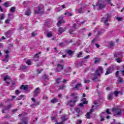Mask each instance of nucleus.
<instances>
[{
	"label": "nucleus",
	"instance_id": "1",
	"mask_svg": "<svg viewBox=\"0 0 124 124\" xmlns=\"http://www.w3.org/2000/svg\"><path fill=\"white\" fill-rule=\"evenodd\" d=\"M71 96L73 97V100H71L66 103V105H69L70 107H74L77 102V98L78 96H75V93H73L71 94Z\"/></svg>",
	"mask_w": 124,
	"mask_h": 124
},
{
	"label": "nucleus",
	"instance_id": "2",
	"mask_svg": "<svg viewBox=\"0 0 124 124\" xmlns=\"http://www.w3.org/2000/svg\"><path fill=\"white\" fill-rule=\"evenodd\" d=\"M112 111L114 113V116H118V117H122V109L119 108H113L112 109Z\"/></svg>",
	"mask_w": 124,
	"mask_h": 124
},
{
	"label": "nucleus",
	"instance_id": "3",
	"mask_svg": "<svg viewBox=\"0 0 124 124\" xmlns=\"http://www.w3.org/2000/svg\"><path fill=\"white\" fill-rule=\"evenodd\" d=\"M122 57H123V54H122L121 52H117L114 54V57L117 58L116 59V61L117 62H118V63L122 62V59L121 58Z\"/></svg>",
	"mask_w": 124,
	"mask_h": 124
},
{
	"label": "nucleus",
	"instance_id": "4",
	"mask_svg": "<svg viewBox=\"0 0 124 124\" xmlns=\"http://www.w3.org/2000/svg\"><path fill=\"white\" fill-rule=\"evenodd\" d=\"M106 17H102L101 19V22H103L106 26H109L108 23V19L111 17V15L108 14H106Z\"/></svg>",
	"mask_w": 124,
	"mask_h": 124
},
{
	"label": "nucleus",
	"instance_id": "5",
	"mask_svg": "<svg viewBox=\"0 0 124 124\" xmlns=\"http://www.w3.org/2000/svg\"><path fill=\"white\" fill-rule=\"evenodd\" d=\"M31 99L34 103L31 105V107H34L35 106H38V105H40V102L39 101L36 100L34 98H31Z\"/></svg>",
	"mask_w": 124,
	"mask_h": 124
},
{
	"label": "nucleus",
	"instance_id": "6",
	"mask_svg": "<svg viewBox=\"0 0 124 124\" xmlns=\"http://www.w3.org/2000/svg\"><path fill=\"white\" fill-rule=\"evenodd\" d=\"M1 77L4 78V81H5L7 84H10L11 79H10V78H9L8 76L7 75L4 77V75H1Z\"/></svg>",
	"mask_w": 124,
	"mask_h": 124
},
{
	"label": "nucleus",
	"instance_id": "7",
	"mask_svg": "<svg viewBox=\"0 0 124 124\" xmlns=\"http://www.w3.org/2000/svg\"><path fill=\"white\" fill-rule=\"evenodd\" d=\"M94 9H95V7L98 6L99 9H103V8H105V5L103 3H97L95 5H93Z\"/></svg>",
	"mask_w": 124,
	"mask_h": 124
},
{
	"label": "nucleus",
	"instance_id": "8",
	"mask_svg": "<svg viewBox=\"0 0 124 124\" xmlns=\"http://www.w3.org/2000/svg\"><path fill=\"white\" fill-rule=\"evenodd\" d=\"M96 74H97L98 76H100L101 74H103V68L101 66L99 67L98 69L96 71Z\"/></svg>",
	"mask_w": 124,
	"mask_h": 124
},
{
	"label": "nucleus",
	"instance_id": "9",
	"mask_svg": "<svg viewBox=\"0 0 124 124\" xmlns=\"http://www.w3.org/2000/svg\"><path fill=\"white\" fill-rule=\"evenodd\" d=\"M44 10L43 9V8H40V7H38V8L35 10V14H42V13H44Z\"/></svg>",
	"mask_w": 124,
	"mask_h": 124
},
{
	"label": "nucleus",
	"instance_id": "10",
	"mask_svg": "<svg viewBox=\"0 0 124 124\" xmlns=\"http://www.w3.org/2000/svg\"><path fill=\"white\" fill-rule=\"evenodd\" d=\"M63 16H61L58 18V22L57 23V26H61V24L65 23V21H63Z\"/></svg>",
	"mask_w": 124,
	"mask_h": 124
},
{
	"label": "nucleus",
	"instance_id": "11",
	"mask_svg": "<svg viewBox=\"0 0 124 124\" xmlns=\"http://www.w3.org/2000/svg\"><path fill=\"white\" fill-rule=\"evenodd\" d=\"M31 8L29 7L27 8V10L25 11V14L26 16H30L31 14Z\"/></svg>",
	"mask_w": 124,
	"mask_h": 124
},
{
	"label": "nucleus",
	"instance_id": "12",
	"mask_svg": "<svg viewBox=\"0 0 124 124\" xmlns=\"http://www.w3.org/2000/svg\"><path fill=\"white\" fill-rule=\"evenodd\" d=\"M39 93H40V89L39 87H38L36 88L34 91V96H38Z\"/></svg>",
	"mask_w": 124,
	"mask_h": 124
},
{
	"label": "nucleus",
	"instance_id": "13",
	"mask_svg": "<svg viewBox=\"0 0 124 124\" xmlns=\"http://www.w3.org/2000/svg\"><path fill=\"white\" fill-rule=\"evenodd\" d=\"M63 69V65L58 64L57 65V68L56 69V72H60L61 70H62Z\"/></svg>",
	"mask_w": 124,
	"mask_h": 124
},
{
	"label": "nucleus",
	"instance_id": "14",
	"mask_svg": "<svg viewBox=\"0 0 124 124\" xmlns=\"http://www.w3.org/2000/svg\"><path fill=\"white\" fill-rule=\"evenodd\" d=\"M41 54V52H39L35 55L34 56V62H37L38 61V60H39V56L38 55Z\"/></svg>",
	"mask_w": 124,
	"mask_h": 124
},
{
	"label": "nucleus",
	"instance_id": "15",
	"mask_svg": "<svg viewBox=\"0 0 124 124\" xmlns=\"http://www.w3.org/2000/svg\"><path fill=\"white\" fill-rule=\"evenodd\" d=\"M4 5L5 7H9V6L12 5V2L11 1H7L4 3Z\"/></svg>",
	"mask_w": 124,
	"mask_h": 124
},
{
	"label": "nucleus",
	"instance_id": "16",
	"mask_svg": "<svg viewBox=\"0 0 124 124\" xmlns=\"http://www.w3.org/2000/svg\"><path fill=\"white\" fill-rule=\"evenodd\" d=\"M68 119V118L65 115H62L61 117V120H62V122L63 123L64 122H66V121H67Z\"/></svg>",
	"mask_w": 124,
	"mask_h": 124
},
{
	"label": "nucleus",
	"instance_id": "17",
	"mask_svg": "<svg viewBox=\"0 0 124 124\" xmlns=\"http://www.w3.org/2000/svg\"><path fill=\"white\" fill-rule=\"evenodd\" d=\"M106 116V112H102L101 115V119L100 120L101 122H103L104 121V117Z\"/></svg>",
	"mask_w": 124,
	"mask_h": 124
},
{
	"label": "nucleus",
	"instance_id": "18",
	"mask_svg": "<svg viewBox=\"0 0 124 124\" xmlns=\"http://www.w3.org/2000/svg\"><path fill=\"white\" fill-rule=\"evenodd\" d=\"M111 70H112V68L109 67L107 69V70L105 73V75H108L111 73Z\"/></svg>",
	"mask_w": 124,
	"mask_h": 124
},
{
	"label": "nucleus",
	"instance_id": "19",
	"mask_svg": "<svg viewBox=\"0 0 124 124\" xmlns=\"http://www.w3.org/2000/svg\"><path fill=\"white\" fill-rule=\"evenodd\" d=\"M93 109H91L90 110V112L87 113V114H86L87 119H89L91 118V115H92V113H93Z\"/></svg>",
	"mask_w": 124,
	"mask_h": 124
},
{
	"label": "nucleus",
	"instance_id": "20",
	"mask_svg": "<svg viewBox=\"0 0 124 124\" xmlns=\"http://www.w3.org/2000/svg\"><path fill=\"white\" fill-rule=\"evenodd\" d=\"M91 78L92 80H95V79L97 78V76H96V74H92Z\"/></svg>",
	"mask_w": 124,
	"mask_h": 124
},
{
	"label": "nucleus",
	"instance_id": "21",
	"mask_svg": "<svg viewBox=\"0 0 124 124\" xmlns=\"http://www.w3.org/2000/svg\"><path fill=\"white\" fill-rule=\"evenodd\" d=\"M9 61V55L7 54L5 56V58L4 59H3L2 60L3 62H8Z\"/></svg>",
	"mask_w": 124,
	"mask_h": 124
},
{
	"label": "nucleus",
	"instance_id": "22",
	"mask_svg": "<svg viewBox=\"0 0 124 124\" xmlns=\"http://www.w3.org/2000/svg\"><path fill=\"white\" fill-rule=\"evenodd\" d=\"M109 47H113L115 46V42L111 41L108 42Z\"/></svg>",
	"mask_w": 124,
	"mask_h": 124
},
{
	"label": "nucleus",
	"instance_id": "23",
	"mask_svg": "<svg viewBox=\"0 0 124 124\" xmlns=\"http://www.w3.org/2000/svg\"><path fill=\"white\" fill-rule=\"evenodd\" d=\"M82 87V84L81 83H78L76 86H75V89L76 90H80V88Z\"/></svg>",
	"mask_w": 124,
	"mask_h": 124
},
{
	"label": "nucleus",
	"instance_id": "24",
	"mask_svg": "<svg viewBox=\"0 0 124 124\" xmlns=\"http://www.w3.org/2000/svg\"><path fill=\"white\" fill-rule=\"evenodd\" d=\"M21 90H24V91H27L28 90V86L27 85H23L20 87Z\"/></svg>",
	"mask_w": 124,
	"mask_h": 124
},
{
	"label": "nucleus",
	"instance_id": "25",
	"mask_svg": "<svg viewBox=\"0 0 124 124\" xmlns=\"http://www.w3.org/2000/svg\"><path fill=\"white\" fill-rule=\"evenodd\" d=\"M64 31H65V29H63L62 28H60L59 29V33H58V34H62V32Z\"/></svg>",
	"mask_w": 124,
	"mask_h": 124
},
{
	"label": "nucleus",
	"instance_id": "26",
	"mask_svg": "<svg viewBox=\"0 0 124 124\" xmlns=\"http://www.w3.org/2000/svg\"><path fill=\"white\" fill-rule=\"evenodd\" d=\"M76 11H78V13H84V10H83V8L80 7L79 9H76Z\"/></svg>",
	"mask_w": 124,
	"mask_h": 124
},
{
	"label": "nucleus",
	"instance_id": "27",
	"mask_svg": "<svg viewBox=\"0 0 124 124\" xmlns=\"http://www.w3.org/2000/svg\"><path fill=\"white\" fill-rule=\"evenodd\" d=\"M22 122H23V123H19L18 124H28V118H24L22 120Z\"/></svg>",
	"mask_w": 124,
	"mask_h": 124
},
{
	"label": "nucleus",
	"instance_id": "28",
	"mask_svg": "<svg viewBox=\"0 0 124 124\" xmlns=\"http://www.w3.org/2000/svg\"><path fill=\"white\" fill-rule=\"evenodd\" d=\"M99 40V39L97 38H95L92 41V44H94V43H96Z\"/></svg>",
	"mask_w": 124,
	"mask_h": 124
},
{
	"label": "nucleus",
	"instance_id": "29",
	"mask_svg": "<svg viewBox=\"0 0 124 124\" xmlns=\"http://www.w3.org/2000/svg\"><path fill=\"white\" fill-rule=\"evenodd\" d=\"M75 110L77 113L78 114H77L78 117H80V115H79V113H80V108H75Z\"/></svg>",
	"mask_w": 124,
	"mask_h": 124
},
{
	"label": "nucleus",
	"instance_id": "30",
	"mask_svg": "<svg viewBox=\"0 0 124 124\" xmlns=\"http://www.w3.org/2000/svg\"><path fill=\"white\" fill-rule=\"evenodd\" d=\"M113 95H114L113 93H110L108 94V100H112Z\"/></svg>",
	"mask_w": 124,
	"mask_h": 124
},
{
	"label": "nucleus",
	"instance_id": "31",
	"mask_svg": "<svg viewBox=\"0 0 124 124\" xmlns=\"http://www.w3.org/2000/svg\"><path fill=\"white\" fill-rule=\"evenodd\" d=\"M50 102H51V103H56V102H58V98H54L53 99H52V100H51Z\"/></svg>",
	"mask_w": 124,
	"mask_h": 124
},
{
	"label": "nucleus",
	"instance_id": "32",
	"mask_svg": "<svg viewBox=\"0 0 124 124\" xmlns=\"http://www.w3.org/2000/svg\"><path fill=\"white\" fill-rule=\"evenodd\" d=\"M82 102H83V104H87L88 102L87 101V99L86 98H84L81 100Z\"/></svg>",
	"mask_w": 124,
	"mask_h": 124
},
{
	"label": "nucleus",
	"instance_id": "33",
	"mask_svg": "<svg viewBox=\"0 0 124 124\" xmlns=\"http://www.w3.org/2000/svg\"><path fill=\"white\" fill-rule=\"evenodd\" d=\"M65 15H67V16L68 17H69L70 16H73V14H72V13H69L68 12H66L65 14H64Z\"/></svg>",
	"mask_w": 124,
	"mask_h": 124
},
{
	"label": "nucleus",
	"instance_id": "34",
	"mask_svg": "<svg viewBox=\"0 0 124 124\" xmlns=\"http://www.w3.org/2000/svg\"><path fill=\"white\" fill-rule=\"evenodd\" d=\"M10 11L11 12H15V11H16V7H12L10 8Z\"/></svg>",
	"mask_w": 124,
	"mask_h": 124
},
{
	"label": "nucleus",
	"instance_id": "35",
	"mask_svg": "<svg viewBox=\"0 0 124 124\" xmlns=\"http://www.w3.org/2000/svg\"><path fill=\"white\" fill-rule=\"evenodd\" d=\"M18 110V108L14 109L11 110V114L14 115L16 112H17Z\"/></svg>",
	"mask_w": 124,
	"mask_h": 124
},
{
	"label": "nucleus",
	"instance_id": "36",
	"mask_svg": "<svg viewBox=\"0 0 124 124\" xmlns=\"http://www.w3.org/2000/svg\"><path fill=\"white\" fill-rule=\"evenodd\" d=\"M94 63H97V62H100V59L98 58H94Z\"/></svg>",
	"mask_w": 124,
	"mask_h": 124
},
{
	"label": "nucleus",
	"instance_id": "37",
	"mask_svg": "<svg viewBox=\"0 0 124 124\" xmlns=\"http://www.w3.org/2000/svg\"><path fill=\"white\" fill-rule=\"evenodd\" d=\"M11 107H12V105L10 104L8 105L7 107H5L4 108H5V110H9V109H10Z\"/></svg>",
	"mask_w": 124,
	"mask_h": 124
},
{
	"label": "nucleus",
	"instance_id": "38",
	"mask_svg": "<svg viewBox=\"0 0 124 124\" xmlns=\"http://www.w3.org/2000/svg\"><path fill=\"white\" fill-rule=\"evenodd\" d=\"M5 18V15L4 14L0 15V19L3 20Z\"/></svg>",
	"mask_w": 124,
	"mask_h": 124
},
{
	"label": "nucleus",
	"instance_id": "39",
	"mask_svg": "<svg viewBox=\"0 0 124 124\" xmlns=\"http://www.w3.org/2000/svg\"><path fill=\"white\" fill-rule=\"evenodd\" d=\"M20 69H21L22 70H26L27 69V66L24 65H22L20 67Z\"/></svg>",
	"mask_w": 124,
	"mask_h": 124
},
{
	"label": "nucleus",
	"instance_id": "40",
	"mask_svg": "<svg viewBox=\"0 0 124 124\" xmlns=\"http://www.w3.org/2000/svg\"><path fill=\"white\" fill-rule=\"evenodd\" d=\"M95 32H97V36H98V35H100L101 34V33H102V31H94Z\"/></svg>",
	"mask_w": 124,
	"mask_h": 124
},
{
	"label": "nucleus",
	"instance_id": "41",
	"mask_svg": "<svg viewBox=\"0 0 124 124\" xmlns=\"http://www.w3.org/2000/svg\"><path fill=\"white\" fill-rule=\"evenodd\" d=\"M84 63H86V62H85L84 60H82V61L79 62V65H80V66H82V65H83Z\"/></svg>",
	"mask_w": 124,
	"mask_h": 124
},
{
	"label": "nucleus",
	"instance_id": "42",
	"mask_svg": "<svg viewBox=\"0 0 124 124\" xmlns=\"http://www.w3.org/2000/svg\"><path fill=\"white\" fill-rule=\"evenodd\" d=\"M56 12H60V11H62V9L61 7L57 8L55 9Z\"/></svg>",
	"mask_w": 124,
	"mask_h": 124
},
{
	"label": "nucleus",
	"instance_id": "43",
	"mask_svg": "<svg viewBox=\"0 0 124 124\" xmlns=\"http://www.w3.org/2000/svg\"><path fill=\"white\" fill-rule=\"evenodd\" d=\"M79 28V26H77V24L75 23L73 25V29H74L75 30H77Z\"/></svg>",
	"mask_w": 124,
	"mask_h": 124
},
{
	"label": "nucleus",
	"instance_id": "44",
	"mask_svg": "<svg viewBox=\"0 0 124 124\" xmlns=\"http://www.w3.org/2000/svg\"><path fill=\"white\" fill-rule=\"evenodd\" d=\"M37 35V33H36V31H33L31 33V36L32 37L35 36V35Z\"/></svg>",
	"mask_w": 124,
	"mask_h": 124
},
{
	"label": "nucleus",
	"instance_id": "45",
	"mask_svg": "<svg viewBox=\"0 0 124 124\" xmlns=\"http://www.w3.org/2000/svg\"><path fill=\"white\" fill-rule=\"evenodd\" d=\"M26 63L28 65H31V59L27 60V61L26 62Z\"/></svg>",
	"mask_w": 124,
	"mask_h": 124
},
{
	"label": "nucleus",
	"instance_id": "46",
	"mask_svg": "<svg viewBox=\"0 0 124 124\" xmlns=\"http://www.w3.org/2000/svg\"><path fill=\"white\" fill-rule=\"evenodd\" d=\"M10 22V18H7L5 21V24H9Z\"/></svg>",
	"mask_w": 124,
	"mask_h": 124
},
{
	"label": "nucleus",
	"instance_id": "47",
	"mask_svg": "<svg viewBox=\"0 0 124 124\" xmlns=\"http://www.w3.org/2000/svg\"><path fill=\"white\" fill-rule=\"evenodd\" d=\"M65 89V85L63 84L62 86L60 87V90H64Z\"/></svg>",
	"mask_w": 124,
	"mask_h": 124
},
{
	"label": "nucleus",
	"instance_id": "48",
	"mask_svg": "<svg viewBox=\"0 0 124 124\" xmlns=\"http://www.w3.org/2000/svg\"><path fill=\"white\" fill-rule=\"evenodd\" d=\"M23 4L24 6L28 5L29 4V1H24L23 2Z\"/></svg>",
	"mask_w": 124,
	"mask_h": 124
},
{
	"label": "nucleus",
	"instance_id": "49",
	"mask_svg": "<svg viewBox=\"0 0 124 124\" xmlns=\"http://www.w3.org/2000/svg\"><path fill=\"white\" fill-rule=\"evenodd\" d=\"M12 89H14L15 87H16V84H15V82H12V85L11 86Z\"/></svg>",
	"mask_w": 124,
	"mask_h": 124
},
{
	"label": "nucleus",
	"instance_id": "50",
	"mask_svg": "<svg viewBox=\"0 0 124 124\" xmlns=\"http://www.w3.org/2000/svg\"><path fill=\"white\" fill-rule=\"evenodd\" d=\"M120 72L122 73V75L124 76V65L123 66L122 70H120Z\"/></svg>",
	"mask_w": 124,
	"mask_h": 124
},
{
	"label": "nucleus",
	"instance_id": "51",
	"mask_svg": "<svg viewBox=\"0 0 124 124\" xmlns=\"http://www.w3.org/2000/svg\"><path fill=\"white\" fill-rule=\"evenodd\" d=\"M43 78L45 79H48V75H46V74H44L43 76Z\"/></svg>",
	"mask_w": 124,
	"mask_h": 124
},
{
	"label": "nucleus",
	"instance_id": "52",
	"mask_svg": "<svg viewBox=\"0 0 124 124\" xmlns=\"http://www.w3.org/2000/svg\"><path fill=\"white\" fill-rule=\"evenodd\" d=\"M67 54H68L70 56H71V55H72V51H71V50H69L68 51H67Z\"/></svg>",
	"mask_w": 124,
	"mask_h": 124
},
{
	"label": "nucleus",
	"instance_id": "53",
	"mask_svg": "<svg viewBox=\"0 0 124 124\" xmlns=\"http://www.w3.org/2000/svg\"><path fill=\"white\" fill-rule=\"evenodd\" d=\"M61 80H62V78H57V79H56V83H57V84H60V83H61V81H61Z\"/></svg>",
	"mask_w": 124,
	"mask_h": 124
},
{
	"label": "nucleus",
	"instance_id": "54",
	"mask_svg": "<svg viewBox=\"0 0 124 124\" xmlns=\"http://www.w3.org/2000/svg\"><path fill=\"white\" fill-rule=\"evenodd\" d=\"M52 36V32H49L47 33V37H51Z\"/></svg>",
	"mask_w": 124,
	"mask_h": 124
},
{
	"label": "nucleus",
	"instance_id": "55",
	"mask_svg": "<svg viewBox=\"0 0 124 124\" xmlns=\"http://www.w3.org/2000/svg\"><path fill=\"white\" fill-rule=\"evenodd\" d=\"M120 92L119 91H115L113 93L115 95V96H118V94H119Z\"/></svg>",
	"mask_w": 124,
	"mask_h": 124
},
{
	"label": "nucleus",
	"instance_id": "56",
	"mask_svg": "<svg viewBox=\"0 0 124 124\" xmlns=\"http://www.w3.org/2000/svg\"><path fill=\"white\" fill-rule=\"evenodd\" d=\"M19 93H21V92H20V90H17L16 91V95H17L18 94H19Z\"/></svg>",
	"mask_w": 124,
	"mask_h": 124
},
{
	"label": "nucleus",
	"instance_id": "57",
	"mask_svg": "<svg viewBox=\"0 0 124 124\" xmlns=\"http://www.w3.org/2000/svg\"><path fill=\"white\" fill-rule=\"evenodd\" d=\"M118 81L119 83H123V78H119Z\"/></svg>",
	"mask_w": 124,
	"mask_h": 124
},
{
	"label": "nucleus",
	"instance_id": "58",
	"mask_svg": "<svg viewBox=\"0 0 124 124\" xmlns=\"http://www.w3.org/2000/svg\"><path fill=\"white\" fill-rule=\"evenodd\" d=\"M84 83L85 84H87V83H90V80H87V79H84Z\"/></svg>",
	"mask_w": 124,
	"mask_h": 124
},
{
	"label": "nucleus",
	"instance_id": "59",
	"mask_svg": "<svg viewBox=\"0 0 124 124\" xmlns=\"http://www.w3.org/2000/svg\"><path fill=\"white\" fill-rule=\"evenodd\" d=\"M82 124V120H78L77 121V124Z\"/></svg>",
	"mask_w": 124,
	"mask_h": 124
},
{
	"label": "nucleus",
	"instance_id": "60",
	"mask_svg": "<svg viewBox=\"0 0 124 124\" xmlns=\"http://www.w3.org/2000/svg\"><path fill=\"white\" fill-rule=\"evenodd\" d=\"M82 54H83V53L82 52H80L77 56L78 58H80V57L82 56Z\"/></svg>",
	"mask_w": 124,
	"mask_h": 124
},
{
	"label": "nucleus",
	"instance_id": "61",
	"mask_svg": "<svg viewBox=\"0 0 124 124\" xmlns=\"http://www.w3.org/2000/svg\"><path fill=\"white\" fill-rule=\"evenodd\" d=\"M90 58H91V56L90 55H87L84 58V60H88V59H90Z\"/></svg>",
	"mask_w": 124,
	"mask_h": 124
},
{
	"label": "nucleus",
	"instance_id": "62",
	"mask_svg": "<svg viewBox=\"0 0 124 124\" xmlns=\"http://www.w3.org/2000/svg\"><path fill=\"white\" fill-rule=\"evenodd\" d=\"M85 51L86 52V53H89V54H90V53H91V51H89V49L88 48H86L85 49Z\"/></svg>",
	"mask_w": 124,
	"mask_h": 124
},
{
	"label": "nucleus",
	"instance_id": "63",
	"mask_svg": "<svg viewBox=\"0 0 124 124\" xmlns=\"http://www.w3.org/2000/svg\"><path fill=\"white\" fill-rule=\"evenodd\" d=\"M106 112H107V113L108 114V115L111 114V112H110L109 109H107Z\"/></svg>",
	"mask_w": 124,
	"mask_h": 124
},
{
	"label": "nucleus",
	"instance_id": "64",
	"mask_svg": "<svg viewBox=\"0 0 124 124\" xmlns=\"http://www.w3.org/2000/svg\"><path fill=\"white\" fill-rule=\"evenodd\" d=\"M5 110H7V109H5V108H2V113L3 114L5 113Z\"/></svg>",
	"mask_w": 124,
	"mask_h": 124
}]
</instances>
